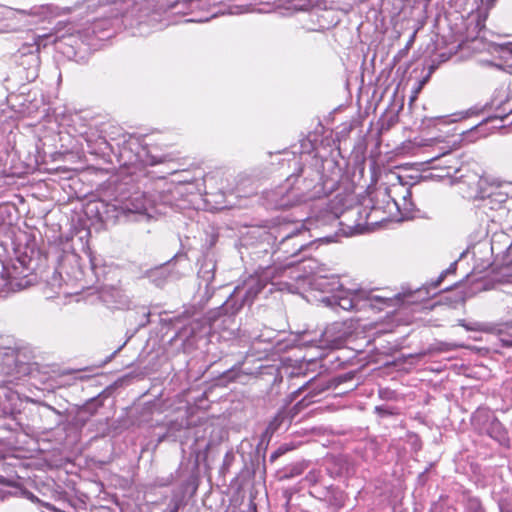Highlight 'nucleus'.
<instances>
[{"label": "nucleus", "instance_id": "nucleus-1", "mask_svg": "<svg viewBox=\"0 0 512 512\" xmlns=\"http://www.w3.org/2000/svg\"><path fill=\"white\" fill-rule=\"evenodd\" d=\"M462 139L449 138L447 140H437L435 146H438L439 154L430 159L433 169H439L443 176L454 177L462 172L466 165L463 164L460 157L454 152L460 149Z\"/></svg>", "mask_w": 512, "mask_h": 512}, {"label": "nucleus", "instance_id": "nucleus-2", "mask_svg": "<svg viewBox=\"0 0 512 512\" xmlns=\"http://www.w3.org/2000/svg\"><path fill=\"white\" fill-rule=\"evenodd\" d=\"M457 179L458 188L463 197L473 201L483 198L486 188L491 185L486 178L469 165H466Z\"/></svg>", "mask_w": 512, "mask_h": 512}, {"label": "nucleus", "instance_id": "nucleus-3", "mask_svg": "<svg viewBox=\"0 0 512 512\" xmlns=\"http://www.w3.org/2000/svg\"><path fill=\"white\" fill-rule=\"evenodd\" d=\"M507 200L508 194L503 191L502 187L493 184L486 188L483 198L477 199V201H480L478 207L483 209L485 213L504 208Z\"/></svg>", "mask_w": 512, "mask_h": 512}, {"label": "nucleus", "instance_id": "nucleus-4", "mask_svg": "<svg viewBox=\"0 0 512 512\" xmlns=\"http://www.w3.org/2000/svg\"><path fill=\"white\" fill-rule=\"evenodd\" d=\"M300 235V232L290 234L279 243L278 249L286 259L298 255L309 245L299 239Z\"/></svg>", "mask_w": 512, "mask_h": 512}, {"label": "nucleus", "instance_id": "nucleus-5", "mask_svg": "<svg viewBox=\"0 0 512 512\" xmlns=\"http://www.w3.org/2000/svg\"><path fill=\"white\" fill-rule=\"evenodd\" d=\"M377 210L375 208H373L372 212L367 216V224H376L380 221H382L383 219H380V220H377V219H371L370 218L372 217V214L375 213Z\"/></svg>", "mask_w": 512, "mask_h": 512}, {"label": "nucleus", "instance_id": "nucleus-6", "mask_svg": "<svg viewBox=\"0 0 512 512\" xmlns=\"http://www.w3.org/2000/svg\"><path fill=\"white\" fill-rule=\"evenodd\" d=\"M509 99L512 101V81L509 83Z\"/></svg>", "mask_w": 512, "mask_h": 512}, {"label": "nucleus", "instance_id": "nucleus-7", "mask_svg": "<svg viewBox=\"0 0 512 512\" xmlns=\"http://www.w3.org/2000/svg\"><path fill=\"white\" fill-rule=\"evenodd\" d=\"M464 43H465V40H464V39H461V40H460V42H459V44H458V49L462 48V47H463V45H464Z\"/></svg>", "mask_w": 512, "mask_h": 512}, {"label": "nucleus", "instance_id": "nucleus-8", "mask_svg": "<svg viewBox=\"0 0 512 512\" xmlns=\"http://www.w3.org/2000/svg\"><path fill=\"white\" fill-rule=\"evenodd\" d=\"M268 429H271V430H273V431L276 429V426L274 425V423H273V422H271V423L269 424Z\"/></svg>", "mask_w": 512, "mask_h": 512}, {"label": "nucleus", "instance_id": "nucleus-9", "mask_svg": "<svg viewBox=\"0 0 512 512\" xmlns=\"http://www.w3.org/2000/svg\"><path fill=\"white\" fill-rule=\"evenodd\" d=\"M443 277V275L440 276L439 280L437 281V285L442 281Z\"/></svg>", "mask_w": 512, "mask_h": 512}, {"label": "nucleus", "instance_id": "nucleus-10", "mask_svg": "<svg viewBox=\"0 0 512 512\" xmlns=\"http://www.w3.org/2000/svg\"><path fill=\"white\" fill-rule=\"evenodd\" d=\"M508 346H512V341H505Z\"/></svg>", "mask_w": 512, "mask_h": 512}]
</instances>
